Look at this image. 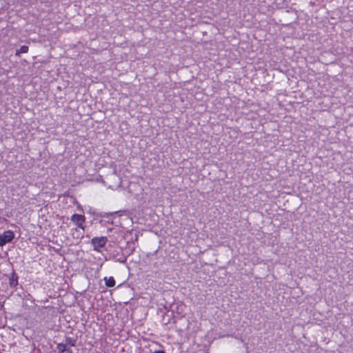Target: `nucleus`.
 Here are the masks:
<instances>
[{"label": "nucleus", "mask_w": 353, "mask_h": 353, "mask_svg": "<svg viewBox=\"0 0 353 353\" xmlns=\"http://www.w3.org/2000/svg\"><path fill=\"white\" fill-rule=\"evenodd\" d=\"M108 241V239L105 236L94 237L91 240V244L95 251L101 252V249L103 248Z\"/></svg>", "instance_id": "nucleus-1"}, {"label": "nucleus", "mask_w": 353, "mask_h": 353, "mask_svg": "<svg viewBox=\"0 0 353 353\" xmlns=\"http://www.w3.org/2000/svg\"><path fill=\"white\" fill-rule=\"evenodd\" d=\"M76 342V340L71 337H67L65 340V343L66 345H70L71 347L75 346Z\"/></svg>", "instance_id": "nucleus-6"}, {"label": "nucleus", "mask_w": 353, "mask_h": 353, "mask_svg": "<svg viewBox=\"0 0 353 353\" xmlns=\"http://www.w3.org/2000/svg\"><path fill=\"white\" fill-rule=\"evenodd\" d=\"M66 346L65 343H58L57 348L59 353H72V350Z\"/></svg>", "instance_id": "nucleus-4"}, {"label": "nucleus", "mask_w": 353, "mask_h": 353, "mask_svg": "<svg viewBox=\"0 0 353 353\" xmlns=\"http://www.w3.org/2000/svg\"><path fill=\"white\" fill-rule=\"evenodd\" d=\"M28 51V47L27 46H22L19 50H17L15 55L18 56L21 53H27Z\"/></svg>", "instance_id": "nucleus-7"}, {"label": "nucleus", "mask_w": 353, "mask_h": 353, "mask_svg": "<svg viewBox=\"0 0 353 353\" xmlns=\"http://www.w3.org/2000/svg\"><path fill=\"white\" fill-rule=\"evenodd\" d=\"M14 238V234L12 230H6L0 234V246L2 247L6 243L11 242Z\"/></svg>", "instance_id": "nucleus-2"}, {"label": "nucleus", "mask_w": 353, "mask_h": 353, "mask_svg": "<svg viewBox=\"0 0 353 353\" xmlns=\"http://www.w3.org/2000/svg\"><path fill=\"white\" fill-rule=\"evenodd\" d=\"M105 283L107 287L111 288L114 286L115 285V280L112 276L107 277L105 276L104 278Z\"/></svg>", "instance_id": "nucleus-5"}, {"label": "nucleus", "mask_w": 353, "mask_h": 353, "mask_svg": "<svg viewBox=\"0 0 353 353\" xmlns=\"http://www.w3.org/2000/svg\"><path fill=\"white\" fill-rule=\"evenodd\" d=\"M154 353H165L163 351H155Z\"/></svg>", "instance_id": "nucleus-8"}, {"label": "nucleus", "mask_w": 353, "mask_h": 353, "mask_svg": "<svg viewBox=\"0 0 353 353\" xmlns=\"http://www.w3.org/2000/svg\"><path fill=\"white\" fill-rule=\"evenodd\" d=\"M71 221L80 229L84 230V223L85 221V218L83 215L74 214L71 216Z\"/></svg>", "instance_id": "nucleus-3"}]
</instances>
